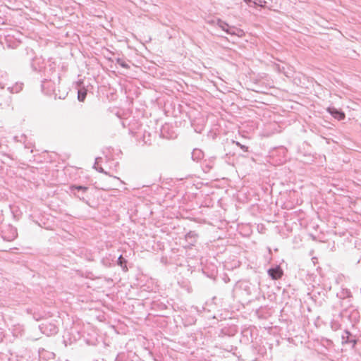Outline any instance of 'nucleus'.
<instances>
[{
    "instance_id": "1",
    "label": "nucleus",
    "mask_w": 361,
    "mask_h": 361,
    "mask_svg": "<svg viewBox=\"0 0 361 361\" xmlns=\"http://www.w3.org/2000/svg\"><path fill=\"white\" fill-rule=\"evenodd\" d=\"M71 193L76 198L88 204V200L85 195L89 190L88 187L78 185H71L69 186Z\"/></svg>"
},
{
    "instance_id": "2",
    "label": "nucleus",
    "mask_w": 361,
    "mask_h": 361,
    "mask_svg": "<svg viewBox=\"0 0 361 361\" xmlns=\"http://www.w3.org/2000/svg\"><path fill=\"white\" fill-rule=\"evenodd\" d=\"M42 91L46 94H55L57 85L54 81L44 79L41 84Z\"/></svg>"
},
{
    "instance_id": "3",
    "label": "nucleus",
    "mask_w": 361,
    "mask_h": 361,
    "mask_svg": "<svg viewBox=\"0 0 361 361\" xmlns=\"http://www.w3.org/2000/svg\"><path fill=\"white\" fill-rule=\"evenodd\" d=\"M41 331L47 336H51L57 334L58 327L51 323L45 322L39 326Z\"/></svg>"
},
{
    "instance_id": "4",
    "label": "nucleus",
    "mask_w": 361,
    "mask_h": 361,
    "mask_svg": "<svg viewBox=\"0 0 361 361\" xmlns=\"http://www.w3.org/2000/svg\"><path fill=\"white\" fill-rule=\"evenodd\" d=\"M216 25H218L222 30L225 31L228 35H237L236 31H238V29L236 27L230 26L227 23L223 21L220 18H217Z\"/></svg>"
},
{
    "instance_id": "5",
    "label": "nucleus",
    "mask_w": 361,
    "mask_h": 361,
    "mask_svg": "<svg viewBox=\"0 0 361 361\" xmlns=\"http://www.w3.org/2000/svg\"><path fill=\"white\" fill-rule=\"evenodd\" d=\"M267 273L271 279L278 280L282 277L283 271L280 265H276L269 268L267 271Z\"/></svg>"
},
{
    "instance_id": "6",
    "label": "nucleus",
    "mask_w": 361,
    "mask_h": 361,
    "mask_svg": "<svg viewBox=\"0 0 361 361\" xmlns=\"http://www.w3.org/2000/svg\"><path fill=\"white\" fill-rule=\"evenodd\" d=\"M327 112H329L334 118L341 121L343 120L345 117L344 112H343L341 109H338L335 107H328L326 109Z\"/></svg>"
},
{
    "instance_id": "7",
    "label": "nucleus",
    "mask_w": 361,
    "mask_h": 361,
    "mask_svg": "<svg viewBox=\"0 0 361 361\" xmlns=\"http://www.w3.org/2000/svg\"><path fill=\"white\" fill-rule=\"evenodd\" d=\"M342 341L343 343H352L353 346L356 343L355 339L353 338V336L348 331H345L342 335Z\"/></svg>"
},
{
    "instance_id": "8",
    "label": "nucleus",
    "mask_w": 361,
    "mask_h": 361,
    "mask_svg": "<svg viewBox=\"0 0 361 361\" xmlns=\"http://www.w3.org/2000/svg\"><path fill=\"white\" fill-rule=\"evenodd\" d=\"M191 156H192V160L198 161L204 157V153L200 149H194L192 152Z\"/></svg>"
},
{
    "instance_id": "9",
    "label": "nucleus",
    "mask_w": 361,
    "mask_h": 361,
    "mask_svg": "<svg viewBox=\"0 0 361 361\" xmlns=\"http://www.w3.org/2000/svg\"><path fill=\"white\" fill-rule=\"evenodd\" d=\"M127 260L121 255L117 259V264L120 266L123 271H128Z\"/></svg>"
},
{
    "instance_id": "10",
    "label": "nucleus",
    "mask_w": 361,
    "mask_h": 361,
    "mask_svg": "<svg viewBox=\"0 0 361 361\" xmlns=\"http://www.w3.org/2000/svg\"><path fill=\"white\" fill-rule=\"evenodd\" d=\"M23 82H16L13 86L8 87V90L11 93H18V92H19L20 91H21L23 90Z\"/></svg>"
},
{
    "instance_id": "11",
    "label": "nucleus",
    "mask_w": 361,
    "mask_h": 361,
    "mask_svg": "<svg viewBox=\"0 0 361 361\" xmlns=\"http://www.w3.org/2000/svg\"><path fill=\"white\" fill-rule=\"evenodd\" d=\"M87 96V90L85 88H81L78 91V99L80 102H84Z\"/></svg>"
},
{
    "instance_id": "12",
    "label": "nucleus",
    "mask_w": 361,
    "mask_h": 361,
    "mask_svg": "<svg viewBox=\"0 0 361 361\" xmlns=\"http://www.w3.org/2000/svg\"><path fill=\"white\" fill-rule=\"evenodd\" d=\"M214 162L210 161L209 164H205L202 166L203 171L206 173L209 172L213 168Z\"/></svg>"
},
{
    "instance_id": "13",
    "label": "nucleus",
    "mask_w": 361,
    "mask_h": 361,
    "mask_svg": "<svg viewBox=\"0 0 361 361\" xmlns=\"http://www.w3.org/2000/svg\"><path fill=\"white\" fill-rule=\"evenodd\" d=\"M116 61L117 64L120 65L123 68H129V66L121 58H117Z\"/></svg>"
},
{
    "instance_id": "14",
    "label": "nucleus",
    "mask_w": 361,
    "mask_h": 361,
    "mask_svg": "<svg viewBox=\"0 0 361 361\" xmlns=\"http://www.w3.org/2000/svg\"><path fill=\"white\" fill-rule=\"evenodd\" d=\"M126 355L125 353H120L117 355L115 361H126Z\"/></svg>"
},
{
    "instance_id": "15",
    "label": "nucleus",
    "mask_w": 361,
    "mask_h": 361,
    "mask_svg": "<svg viewBox=\"0 0 361 361\" xmlns=\"http://www.w3.org/2000/svg\"><path fill=\"white\" fill-rule=\"evenodd\" d=\"M14 139L18 142H25L26 140V136L24 134H22L20 137L19 136H15Z\"/></svg>"
},
{
    "instance_id": "16",
    "label": "nucleus",
    "mask_w": 361,
    "mask_h": 361,
    "mask_svg": "<svg viewBox=\"0 0 361 361\" xmlns=\"http://www.w3.org/2000/svg\"><path fill=\"white\" fill-rule=\"evenodd\" d=\"M0 361H10V359L7 355L0 353Z\"/></svg>"
},
{
    "instance_id": "17",
    "label": "nucleus",
    "mask_w": 361,
    "mask_h": 361,
    "mask_svg": "<svg viewBox=\"0 0 361 361\" xmlns=\"http://www.w3.org/2000/svg\"><path fill=\"white\" fill-rule=\"evenodd\" d=\"M196 235V233L195 232L190 231L188 233L185 235L186 239H190L192 238H194Z\"/></svg>"
},
{
    "instance_id": "18",
    "label": "nucleus",
    "mask_w": 361,
    "mask_h": 361,
    "mask_svg": "<svg viewBox=\"0 0 361 361\" xmlns=\"http://www.w3.org/2000/svg\"><path fill=\"white\" fill-rule=\"evenodd\" d=\"M342 293L343 295V298H348L351 296V293L348 290H343Z\"/></svg>"
},
{
    "instance_id": "19",
    "label": "nucleus",
    "mask_w": 361,
    "mask_h": 361,
    "mask_svg": "<svg viewBox=\"0 0 361 361\" xmlns=\"http://www.w3.org/2000/svg\"><path fill=\"white\" fill-rule=\"evenodd\" d=\"M262 3H265V1H263L262 0H254L253 4L256 6H262Z\"/></svg>"
},
{
    "instance_id": "20",
    "label": "nucleus",
    "mask_w": 361,
    "mask_h": 361,
    "mask_svg": "<svg viewBox=\"0 0 361 361\" xmlns=\"http://www.w3.org/2000/svg\"><path fill=\"white\" fill-rule=\"evenodd\" d=\"M94 169H95L97 171H99V173H104V174H107V172H106V171H105L102 167H96L95 166H94Z\"/></svg>"
},
{
    "instance_id": "21",
    "label": "nucleus",
    "mask_w": 361,
    "mask_h": 361,
    "mask_svg": "<svg viewBox=\"0 0 361 361\" xmlns=\"http://www.w3.org/2000/svg\"><path fill=\"white\" fill-rule=\"evenodd\" d=\"M236 145H238V146H240V147L242 149H243L245 152H247V149H248V147H246V146H245V145H243L240 144L238 142H236Z\"/></svg>"
},
{
    "instance_id": "22",
    "label": "nucleus",
    "mask_w": 361,
    "mask_h": 361,
    "mask_svg": "<svg viewBox=\"0 0 361 361\" xmlns=\"http://www.w3.org/2000/svg\"><path fill=\"white\" fill-rule=\"evenodd\" d=\"M216 20H217V18L208 20L207 23L211 24V25H216Z\"/></svg>"
},
{
    "instance_id": "23",
    "label": "nucleus",
    "mask_w": 361,
    "mask_h": 361,
    "mask_svg": "<svg viewBox=\"0 0 361 361\" xmlns=\"http://www.w3.org/2000/svg\"><path fill=\"white\" fill-rule=\"evenodd\" d=\"M41 317H41V315H39V314H35V313H34V314H33V318H34L35 320H37H37H39V319H41Z\"/></svg>"
},
{
    "instance_id": "24",
    "label": "nucleus",
    "mask_w": 361,
    "mask_h": 361,
    "mask_svg": "<svg viewBox=\"0 0 361 361\" xmlns=\"http://www.w3.org/2000/svg\"><path fill=\"white\" fill-rule=\"evenodd\" d=\"M244 1L246 2L247 4H249L252 2V0H244Z\"/></svg>"
},
{
    "instance_id": "25",
    "label": "nucleus",
    "mask_w": 361,
    "mask_h": 361,
    "mask_svg": "<svg viewBox=\"0 0 361 361\" xmlns=\"http://www.w3.org/2000/svg\"><path fill=\"white\" fill-rule=\"evenodd\" d=\"M99 159H101V158H96V163H95V164H97V161H98V160H99Z\"/></svg>"
},
{
    "instance_id": "26",
    "label": "nucleus",
    "mask_w": 361,
    "mask_h": 361,
    "mask_svg": "<svg viewBox=\"0 0 361 361\" xmlns=\"http://www.w3.org/2000/svg\"><path fill=\"white\" fill-rule=\"evenodd\" d=\"M8 47H12V49H14V48H15V47H11V45H10V44H8Z\"/></svg>"
},
{
    "instance_id": "27",
    "label": "nucleus",
    "mask_w": 361,
    "mask_h": 361,
    "mask_svg": "<svg viewBox=\"0 0 361 361\" xmlns=\"http://www.w3.org/2000/svg\"><path fill=\"white\" fill-rule=\"evenodd\" d=\"M59 80H60V77L58 76V82H59Z\"/></svg>"
}]
</instances>
